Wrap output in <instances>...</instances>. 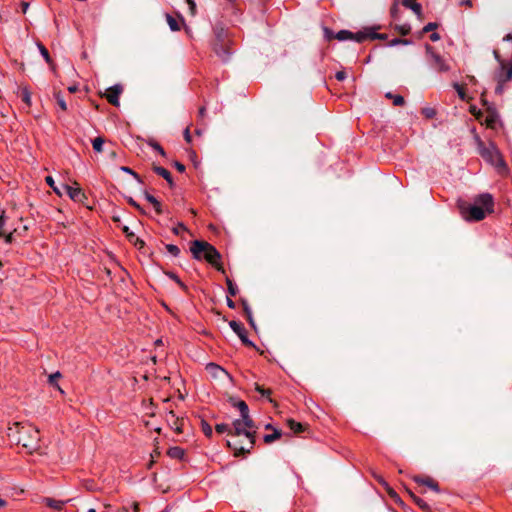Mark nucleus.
<instances>
[{
    "label": "nucleus",
    "instance_id": "f257e3e1",
    "mask_svg": "<svg viewBox=\"0 0 512 512\" xmlns=\"http://www.w3.org/2000/svg\"><path fill=\"white\" fill-rule=\"evenodd\" d=\"M461 216L468 222H478L494 211V198L490 193H481L474 199V203L459 200L457 202Z\"/></svg>",
    "mask_w": 512,
    "mask_h": 512
},
{
    "label": "nucleus",
    "instance_id": "f03ea898",
    "mask_svg": "<svg viewBox=\"0 0 512 512\" xmlns=\"http://www.w3.org/2000/svg\"><path fill=\"white\" fill-rule=\"evenodd\" d=\"M7 436L12 443L21 446L29 454H32L40 447V432L31 424L15 422L8 428Z\"/></svg>",
    "mask_w": 512,
    "mask_h": 512
},
{
    "label": "nucleus",
    "instance_id": "7ed1b4c3",
    "mask_svg": "<svg viewBox=\"0 0 512 512\" xmlns=\"http://www.w3.org/2000/svg\"><path fill=\"white\" fill-rule=\"evenodd\" d=\"M190 251L195 260H205L217 271L225 273V269L221 263V253L209 242L204 240H193L190 243Z\"/></svg>",
    "mask_w": 512,
    "mask_h": 512
},
{
    "label": "nucleus",
    "instance_id": "20e7f679",
    "mask_svg": "<svg viewBox=\"0 0 512 512\" xmlns=\"http://www.w3.org/2000/svg\"><path fill=\"white\" fill-rule=\"evenodd\" d=\"M474 139L477 144V150L479 155L489 164L494 166L499 173H505L508 171V166L501 154L500 150L495 143L490 142L488 146L481 140L480 136L476 133V128L472 129Z\"/></svg>",
    "mask_w": 512,
    "mask_h": 512
},
{
    "label": "nucleus",
    "instance_id": "39448f33",
    "mask_svg": "<svg viewBox=\"0 0 512 512\" xmlns=\"http://www.w3.org/2000/svg\"><path fill=\"white\" fill-rule=\"evenodd\" d=\"M213 34L212 49L223 62H227L232 53L229 47L228 29L222 23H216L213 27Z\"/></svg>",
    "mask_w": 512,
    "mask_h": 512
},
{
    "label": "nucleus",
    "instance_id": "423d86ee",
    "mask_svg": "<svg viewBox=\"0 0 512 512\" xmlns=\"http://www.w3.org/2000/svg\"><path fill=\"white\" fill-rule=\"evenodd\" d=\"M248 439L249 447L245 448L240 445L239 442H231L229 440L226 441V446L233 451L234 457L245 456L246 454H250L251 450L254 448L256 443V431L255 430H244L242 433Z\"/></svg>",
    "mask_w": 512,
    "mask_h": 512
},
{
    "label": "nucleus",
    "instance_id": "0eeeda50",
    "mask_svg": "<svg viewBox=\"0 0 512 512\" xmlns=\"http://www.w3.org/2000/svg\"><path fill=\"white\" fill-rule=\"evenodd\" d=\"M425 51L427 56H429L432 60V66L439 72H447L450 70V66L446 63L444 58L435 52L434 47L428 43L425 44Z\"/></svg>",
    "mask_w": 512,
    "mask_h": 512
},
{
    "label": "nucleus",
    "instance_id": "6e6552de",
    "mask_svg": "<svg viewBox=\"0 0 512 512\" xmlns=\"http://www.w3.org/2000/svg\"><path fill=\"white\" fill-rule=\"evenodd\" d=\"M229 326L237 334L244 346L254 348L255 350L259 351V348L255 345V343L248 338L247 330L241 322L232 320L229 322Z\"/></svg>",
    "mask_w": 512,
    "mask_h": 512
},
{
    "label": "nucleus",
    "instance_id": "1a4fd4ad",
    "mask_svg": "<svg viewBox=\"0 0 512 512\" xmlns=\"http://www.w3.org/2000/svg\"><path fill=\"white\" fill-rule=\"evenodd\" d=\"M486 113H487V116H486L484 122H482V121L480 122L481 124H485L487 128L493 129V130L496 129L497 124H500V126H503L496 106H489Z\"/></svg>",
    "mask_w": 512,
    "mask_h": 512
},
{
    "label": "nucleus",
    "instance_id": "9d476101",
    "mask_svg": "<svg viewBox=\"0 0 512 512\" xmlns=\"http://www.w3.org/2000/svg\"><path fill=\"white\" fill-rule=\"evenodd\" d=\"M123 92V86L121 84H115L109 87L104 93L106 100L113 106L119 107V98Z\"/></svg>",
    "mask_w": 512,
    "mask_h": 512
},
{
    "label": "nucleus",
    "instance_id": "9b49d317",
    "mask_svg": "<svg viewBox=\"0 0 512 512\" xmlns=\"http://www.w3.org/2000/svg\"><path fill=\"white\" fill-rule=\"evenodd\" d=\"M62 188L70 199L75 202L84 203L87 199L85 192L80 187H72L68 184H62Z\"/></svg>",
    "mask_w": 512,
    "mask_h": 512
},
{
    "label": "nucleus",
    "instance_id": "f8f14e48",
    "mask_svg": "<svg viewBox=\"0 0 512 512\" xmlns=\"http://www.w3.org/2000/svg\"><path fill=\"white\" fill-rule=\"evenodd\" d=\"M412 480L418 485H425L437 493L441 491L439 483L430 476L414 475Z\"/></svg>",
    "mask_w": 512,
    "mask_h": 512
},
{
    "label": "nucleus",
    "instance_id": "ddd939ff",
    "mask_svg": "<svg viewBox=\"0 0 512 512\" xmlns=\"http://www.w3.org/2000/svg\"><path fill=\"white\" fill-rule=\"evenodd\" d=\"M166 421L169 423L171 428L175 430L176 433L181 434L183 432L184 419L177 417L173 410L167 413Z\"/></svg>",
    "mask_w": 512,
    "mask_h": 512
},
{
    "label": "nucleus",
    "instance_id": "4468645a",
    "mask_svg": "<svg viewBox=\"0 0 512 512\" xmlns=\"http://www.w3.org/2000/svg\"><path fill=\"white\" fill-rule=\"evenodd\" d=\"M228 402L230 403V405L232 407L237 408L239 410L240 416L242 418L250 415L249 407L244 400H241V399H238L237 397L231 396V397H229Z\"/></svg>",
    "mask_w": 512,
    "mask_h": 512
},
{
    "label": "nucleus",
    "instance_id": "2eb2a0df",
    "mask_svg": "<svg viewBox=\"0 0 512 512\" xmlns=\"http://www.w3.org/2000/svg\"><path fill=\"white\" fill-rule=\"evenodd\" d=\"M152 171L155 174L163 177L167 181V183H168V185H169V187L171 189H173L175 187V183H174L173 177H172L170 171H168L166 168H164L162 166H159V165H156V164H153L152 165Z\"/></svg>",
    "mask_w": 512,
    "mask_h": 512
},
{
    "label": "nucleus",
    "instance_id": "dca6fc26",
    "mask_svg": "<svg viewBox=\"0 0 512 512\" xmlns=\"http://www.w3.org/2000/svg\"><path fill=\"white\" fill-rule=\"evenodd\" d=\"M406 492L411 497L413 502L423 511V512H432V508L430 505L425 502L422 498L416 496L409 488L405 487Z\"/></svg>",
    "mask_w": 512,
    "mask_h": 512
},
{
    "label": "nucleus",
    "instance_id": "f3484780",
    "mask_svg": "<svg viewBox=\"0 0 512 512\" xmlns=\"http://www.w3.org/2000/svg\"><path fill=\"white\" fill-rule=\"evenodd\" d=\"M370 31L371 30H369V26H367L358 32H352V37L350 40H353L357 43H363L366 40H370Z\"/></svg>",
    "mask_w": 512,
    "mask_h": 512
},
{
    "label": "nucleus",
    "instance_id": "a211bd4d",
    "mask_svg": "<svg viewBox=\"0 0 512 512\" xmlns=\"http://www.w3.org/2000/svg\"><path fill=\"white\" fill-rule=\"evenodd\" d=\"M36 45L39 49L40 54L44 58L45 62L50 66V68L53 71H55L56 65H55L53 59L51 58L48 49L43 45L42 42H37Z\"/></svg>",
    "mask_w": 512,
    "mask_h": 512
},
{
    "label": "nucleus",
    "instance_id": "6ab92c4d",
    "mask_svg": "<svg viewBox=\"0 0 512 512\" xmlns=\"http://www.w3.org/2000/svg\"><path fill=\"white\" fill-rule=\"evenodd\" d=\"M143 194H144L145 199L150 204L153 205V208H154L155 212L158 215L163 214V208H162L161 202L156 197H154L152 194H150L147 190H145Z\"/></svg>",
    "mask_w": 512,
    "mask_h": 512
},
{
    "label": "nucleus",
    "instance_id": "aec40b11",
    "mask_svg": "<svg viewBox=\"0 0 512 512\" xmlns=\"http://www.w3.org/2000/svg\"><path fill=\"white\" fill-rule=\"evenodd\" d=\"M43 503L51 509L61 511L64 508L67 501L56 500L54 498L46 497L43 499Z\"/></svg>",
    "mask_w": 512,
    "mask_h": 512
},
{
    "label": "nucleus",
    "instance_id": "412c9836",
    "mask_svg": "<svg viewBox=\"0 0 512 512\" xmlns=\"http://www.w3.org/2000/svg\"><path fill=\"white\" fill-rule=\"evenodd\" d=\"M401 4L408 9H411L419 18L422 17V5L413 0H402Z\"/></svg>",
    "mask_w": 512,
    "mask_h": 512
},
{
    "label": "nucleus",
    "instance_id": "4be33fe9",
    "mask_svg": "<svg viewBox=\"0 0 512 512\" xmlns=\"http://www.w3.org/2000/svg\"><path fill=\"white\" fill-rule=\"evenodd\" d=\"M497 79L505 83L512 79V58L509 63H506L505 69L501 68L500 73L497 75Z\"/></svg>",
    "mask_w": 512,
    "mask_h": 512
},
{
    "label": "nucleus",
    "instance_id": "5701e85b",
    "mask_svg": "<svg viewBox=\"0 0 512 512\" xmlns=\"http://www.w3.org/2000/svg\"><path fill=\"white\" fill-rule=\"evenodd\" d=\"M244 430V419L242 417L240 419H235L232 422L231 436H242Z\"/></svg>",
    "mask_w": 512,
    "mask_h": 512
},
{
    "label": "nucleus",
    "instance_id": "b1692460",
    "mask_svg": "<svg viewBox=\"0 0 512 512\" xmlns=\"http://www.w3.org/2000/svg\"><path fill=\"white\" fill-rule=\"evenodd\" d=\"M287 426L292 430L295 434H300L307 430L308 425L303 424L301 422H297L294 419L287 420Z\"/></svg>",
    "mask_w": 512,
    "mask_h": 512
},
{
    "label": "nucleus",
    "instance_id": "393cba45",
    "mask_svg": "<svg viewBox=\"0 0 512 512\" xmlns=\"http://www.w3.org/2000/svg\"><path fill=\"white\" fill-rule=\"evenodd\" d=\"M167 455L172 459L183 460L185 456V450L179 446H173L167 450Z\"/></svg>",
    "mask_w": 512,
    "mask_h": 512
},
{
    "label": "nucleus",
    "instance_id": "a878e982",
    "mask_svg": "<svg viewBox=\"0 0 512 512\" xmlns=\"http://www.w3.org/2000/svg\"><path fill=\"white\" fill-rule=\"evenodd\" d=\"M255 390L261 395V397L267 399L270 403H274L276 406V403L271 398L272 390L270 388H264L262 385L255 383Z\"/></svg>",
    "mask_w": 512,
    "mask_h": 512
},
{
    "label": "nucleus",
    "instance_id": "bb28decb",
    "mask_svg": "<svg viewBox=\"0 0 512 512\" xmlns=\"http://www.w3.org/2000/svg\"><path fill=\"white\" fill-rule=\"evenodd\" d=\"M166 276L173 280L185 293H188V286L179 278V276L173 271H165Z\"/></svg>",
    "mask_w": 512,
    "mask_h": 512
},
{
    "label": "nucleus",
    "instance_id": "cd10ccee",
    "mask_svg": "<svg viewBox=\"0 0 512 512\" xmlns=\"http://www.w3.org/2000/svg\"><path fill=\"white\" fill-rule=\"evenodd\" d=\"M53 97L58 105V107L63 111L66 112L68 110L67 103L65 101V98L61 91L54 90Z\"/></svg>",
    "mask_w": 512,
    "mask_h": 512
},
{
    "label": "nucleus",
    "instance_id": "c85d7f7f",
    "mask_svg": "<svg viewBox=\"0 0 512 512\" xmlns=\"http://www.w3.org/2000/svg\"><path fill=\"white\" fill-rule=\"evenodd\" d=\"M199 418H200V426H201V430H202L203 434L208 439H211L213 437V430H212L211 425L206 421L205 418H203L201 416H199Z\"/></svg>",
    "mask_w": 512,
    "mask_h": 512
},
{
    "label": "nucleus",
    "instance_id": "c756f323",
    "mask_svg": "<svg viewBox=\"0 0 512 512\" xmlns=\"http://www.w3.org/2000/svg\"><path fill=\"white\" fill-rule=\"evenodd\" d=\"M380 29V26H369L370 31V40H387L388 35L385 33H377V30Z\"/></svg>",
    "mask_w": 512,
    "mask_h": 512
},
{
    "label": "nucleus",
    "instance_id": "7c9ffc66",
    "mask_svg": "<svg viewBox=\"0 0 512 512\" xmlns=\"http://www.w3.org/2000/svg\"><path fill=\"white\" fill-rule=\"evenodd\" d=\"M206 369L214 376L218 377L220 373L227 374V371L223 369L221 366L215 363H209L206 366Z\"/></svg>",
    "mask_w": 512,
    "mask_h": 512
},
{
    "label": "nucleus",
    "instance_id": "2f4dec72",
    "mask_svg": "<svg viewBox=\"0 0 512 512\" xmlns=\"http://www.w3.org/2000/svg\"><path fill=\"white\" fill-rule=\"evenodd\" d=\"M281 436H282L281 430L273 429V433L264 435L263 440L266 444H271L272 442L280 439Z\"/></svg>",
    "mask_w": 512,
    "mask_h": 512
},
{
    "label": "nucleus",
    "instance_id": "473e14b6",
    "mask_svg": "<svg viewBox=\"0 0 512 512\" xmlns=\"http://www.w3.org/2000/svg\"><path fill=\"white\" fill-rule=\"evenodd\" d=\"M385 97L388 99H392L394 106H403L405 104V99L401 95H394L391 92H387Z\"/></svg>",
    "mask_w": 512,
    "mask_h": 512
},
{
    "label": "nucleus",
    "instance_id": "72a5a7b5",
    "mask_svg": "<svg viewBox=\"0 0 512 512\" xmlns=\"http://www.w3.org/2000/svg\"><path fill=\"white\" fill-rule=\"evenodd\" d=\"M453 88L456 90V92L461 100H463V101L469 100L467 93H466V89L463 85L455 82V83H453Z\"/></svg>",
    "mask_w": 512,
    "mask_h": 512
},
{
    "label": "nucleus",
    "instance_id": "f704fd0d",
    "mask_svg": "<svg viewBox=\"0 0 512 512\" xmlns=\"http://www.w3.org/2000/svg\"><path fill=\"white\" fill-rule=\"evenodd\" d=\"M387 494L389 495V497L396 503V504H399V505H403L404 502L402 501V499L400 498L399 494L391 487V486H388V488L384 489Z\"/></svg>",
    "mask_w": 512,
    "mask_h": 512
},
{
    "label": "nucleus",
    "instance_id": "c9c22d12",
    "mask_svg": "<svg viewBox=\"0 0 512 512\" xmlns=\"http://www.w3.org/2000/svg\"><path fill=\"white\" fill-rule=\"evenodd\" d=\"M62 377V374L57 371L53 374H51L48 378V383L52 386V387H55L57 388L59 391H61L63 393V391L61 390V388L59 387L58 385V380Z\"/></svg>",
    "mask_w": 512,
    "mask_h": 512
},
{
    "label": "nucleus",
    "instance_id": "e433bc0d",
    "mask_svg": "<svg viewBox=\"0 0 512 512\" xmlns=\"http://www.w3.org/2000/svg\"><path fill=\"white\" fill-rule=\"evenodd\" d=\"M105 143L104 137H96L94 140H92V146L95 152L101 153L103 151V145Z\"/></svg>",
    "mask_w": 512,
    "mask_h": 512
},
{
    "label": "nucleus",
    "instance_id": "4c0bfd02",
    "mask_svg": "<svg viewBox=\"0 0 512 512\" xmlns=\"http://www.w3.org/2000/svg\"><path fill=\"white\" fill-rule=\"evenodd\" d=\"M226 285H227V292L229 296L234 297L238 293V287L237 285L230 279L226 278Z\"/></svg>",
    "mask_w": 512,
    "mask_h": 512
},
{
    "label": "nucleus",
    "instance_id": "58836bf2",
    "mask_svg": "<svg viewBox=\"0 0 512 512\" xmlns=\"http://www.w3.org/2000/svg\"><path fill=\"white\" fill-rule=\"evenodd\" d=\"M21 100L28 106H31V92L28 87L21 88Z\"/></svg>",
    "mask_w": 512,
    "mask_h": 512
},
{
    "label": "nucleus",
    "instance_id": "ea45409f",
    "mask_svg": "<svg viewBox=\"0 0 512 512\" xmlns=\"http://www.w3.org/2000/svg\"><path fill=\"white\" fill-rule=\"evenodd\" d=\"M167 23L172 31H179L180 24L179 22L170 14H166Z\"/></svg>",
    "mask_w": 512,
    "mask_h": 512
},
{
    "label": "nucleus",
    "instance_id": "a19ab883",
    "mask_svg": "<svg viewBox=\"0 0 512 512\" xmlns=\"http://www.w3.org/2000/svg\"><path fill=\"white\" fill-rule=\"evenodd\" d=\"M120 170L132 175L138 183H141V184L143 183L141 176L137 172H135L132 168H130L128 166H121Z\"/></svg>",
    "mask_w": 512,
    "mask_h": 512
},
{
    "label": "nucleus",
    "instance_id": "79ce46f5",
    "mask_svg": "<svg viewBox=\"0 0 512 512\" xmlns=\"http://www.w3.org/2000/svg\"><path fill=\"white\" fill-rule=\"evenodd\" d=\"M335 36H336V39L339 41L350 40V38L352 37V31L340 30V31L336 32Z\"/></svg>",
    "mask_w": 512,
    "mask_h": 512
},
{
    "label": "nucleus",
    "instance_id": "37998d69",
    "mask_svg": "<svg viewBox=\"0 0 512 512\" xmlns=\"http://www.w3.org/2000/svg\"><path fill=\"white\" fill-rule=\"evenodd\" d=\"M215 431L218 434L227 433L231 436V427L229 424L226 423H220L215 425Z\"/></svg>",
    "mask_w": 512,
    "mask_h": 512
},
{
    "label": "nucleus",
    "instance_id": "c03bdc74",
    "mask_svg": "<svg viewBox=\"0 0 512 512\" xmlns=\"http://www.w3.org/2000/svg\"><path fill=\"white\" fill-rule=\"evenodd\" d=\"M439 27V24L437 22H429L427 23L421 30V32L419 33V37H421L423 34L425 33H428V32H433L434 30H436L437 28Z\"/></svg>",
    "mask_w": 512,
    "mask_h": 512
},
{
    "label": "nucleus",
    "instance_id": "a18cd8bd",
    "mask_svg": "<svg viewBox=\"0 0 512 512\" xmlns=\"http://www.w3.org/2000/svg\"><path fill=\"white\" fill-rule=\"evenodd\" d=\"M394 29L402 36H407L411 32L409 24L395 25Z\"/></svg>",
    "mask_w": 512,
    "mask_h": 512
},
{
    "label": "nucleus",
    "instance_id": "49530a36",
    "mask_svg": "<svg viewBox=\"0 0 512 512\" xmlns=\"http://www.w3.org/2000/svg\"><path fill=\"white\" fill-rule=\"evenodd\" d=\"M125 200L127 201V203L130 206H132L135 209H137L141 214H143V215L146 214L145 210L141 207V205L138 202H136L131 196H126Z\"/></svg>",
    "mask_w": 512,
    "mask_h": 512
},
{
    "label": "nucleus",
    "instance_id": "de8ad7c7",
    "mask_svg": "<svg viewBox=\"0 0 512 512\" xmlns=\"http://www.w3.org/2000/svg\"><path fill=\"white\" fill-rule=\"evenodd\" d=\"M421 114L426 118V119H433L437 112L434 108H431V107H425V108H422L421 110Z\"/></svg>",
    "mask_w": 512,
    "mask_h": 512
},
{
    "label": "nucleus",
    "instance_id": "09e8293b",
    "mask_svg": "<svg viewBox=\"0 0 512 512\" xmlns=\"http://www.w3.org/2000/svg\"><path fill=\"white\" fill-rule=\"evenodd\" d=\"M14 235H16L14 230L8 234H6L3 230H0V238H4V242L6 244H11L14 241Z\"/></svg>",
    "mask_w": 512,
    "mask_h": 512
},
{
    "label": "nucleus",
    "instance_id": "8fccbe9b",
    "mask_svg": "<svg viewBox=\"0 0 512 512\" xmlns=\"http://www.w3.org/2000/svg\"><path fill=\"white\" fill-rule=\"evenodd\" d=\"M469 112L476 118V120L481 122L482 117H483V112L479 108H477L475 105H471L469 107Z\"/></svg>",
    "mask_w": 512,
    "mask_h": 512
},
{
    "label": "nucleus",
    "instance_id": "3c124183",
    "mask_svg": "<svg viewBox=\"0 0 512 512\" xmlns=\"http://www.w3.org/2000/svg\"><path fill=\"white\" fill-rule=\"evenodd\" d=\"M45 180H46V183L48 184V186H49L50 188H52V189H53V191H54L57 195H59V196H61V195H62V191H61V190H60V189L55 185V181H54V179L52 178V176H47Z\"/></svg>",
    "mask_w": 512,
    "mask_h": 512
},
{
    "label": "nucleus",
    "instance_id": "603ef678",
    "mask_svg": "<svg viewBox=\"0 0 512 512\" xmlns=\"http://www.w3.org/2000/svg\"><path fill=\"white\" fill-rule=\"evenodd\" d=\"M244 419V428L247 430H254L256 428V424L250 415L243 418Z\"/></svg>",
    "mask_w": 512,
    "mask_h": 512
},
{
    "label": "nucleus",
    "instance_id": "864d4df0",
    "mask_svg": "<svg viewBox=\"0 0 512 512\" xmlns=\"http://www.w3.org/2000/svg\"><path fill=\"white\" fill-rule=\"evenodd\" d=\"M324 38L327 41L336 39L335 32L329 27H323Z\"/></svg>",
    "mask_w": 512,
    "mask_h": 512
},
{
    "label": "nucleus",
    "instance_id": "5fc2aeb1",
    "mask_svg": "<svg viewBox=\"0 0 512 512\" xmlns=\"http://www.w3.org/2000/svg\"><path fill=\"white\" fill-rule=\"evenodd\" d=\"M121 229L130 243L137 237L128 226L124 225Z\"/></svg>",
    "mask_w": 512,
    "mask_h": 512
},
{
    "label": "nucleus",
    "instance_id": "6e6d98bb",
    "mask_svg": "<svg viewBox=\"0 0 512 512\" xmlns=\"http://www.w3.org/2000/svg\"><path fill=\"white\" fill-rule=\"evenodd\" d=\"M166 249L174 257H178L180 255V249L177 245L167 244Z\"/></svg>",
    "mask_w": 512,
    "mask_h": 512
},
{
    "label": "nucleus",
    "instance_id": "4d7b16f0",
    "mask_svg": "<svg viewBox=\"0 0 512 512\" xmlns=\"http://www.w3.org/2000/svg\"><path fill=\"white\" fill-rule=\"evenodd\" d=\"M149 145L155 150L157 151L161 156L165 157L166 156V152L165 150L163 149V147L156 141H151L149 143Z\"/></svg>",
    "mask_w": 512,
    "mask_h": 512
},
{
    "label": "nucleus",
    "instance_id": "13d9d810",
    "mask_svg": "<svg viewBox=\"0 0 512 512\" xmlns=\"http://www.w3.org/2000/svg\"><path fill=\"white\" fill-rule=\"evenodd\" d=\"M28 230H29V226L28 225H23L22 227L14 228V232L19 237L25 236Z\"/></svg>",
    "mask_w": 512,
    "mask_h": 512
},
{
    "label": "nucleus",
    "instance_id": "bf43d9fd",
    "mask_svg": "<svg viewBox=\"0 0 512 512\" xmlns=\"http://www.w3.org/2000/svg\"><path fill=\"white\" fill-rule=\"evenodd\" d=\"M399 7L398 2H394L393 5L390 8V15L393 19H398L399 16Z\"/></svg>",
    "mask_w": 512,
    "mask_h": 512
},
{
    "label": "nucleus",
    "instance_id": "052dcab7",
    "mask_svg": "<svg viewBox=\"0 0 512 512\" xmlns=\"http://www.w3.org/2000/svg\"><path fill=\"white\" fill-rule=\"evenodd\" d=\"M131 244L134 245L140 251L145 247V242L139 237H136L134 241L131 242Z\"/></svg>",
    "mask_w": 512,
    "mask_h": 512
},
{
    "label": "nucleus",
    "instance_id": "680f3d73",
    "mask_svg": "<svg viewBox=\"0 0 512 512\" xmlns=\"http://www.w3.org/2000/svg\"><path fill=\"white\" fill-rule=\"evenodd\" d=\"M374 479L384 488H388L389 483L381 476V475H377V474H374Z\"/></svg>",
    "mask_w": 512,
    "mask_h": 512
},
{
    "label": "nucleus",
    "instance_id": "e2e57ef3",
    "mask_svg": "<svg viewBox=\"0 0 512 512\" xmlns=\"http://www.w3.org/2000/svg\"><path fill=\"white\" fill-rule=\"evenodd\" d=\"M180 230L187 231V227L182 222H179L176 227H173L172 232L174 235H179Z\"/></svg>",
    "mask_w": 512,
    "mask_h": 512
},
{
    "label": "nucleus",
    "instance_id": "0e129e2a",
    "mask_svg": "<svg viewBox=\"0 0 512 512\" xmlns=\"http://www.w3.org/2000/svg\"><path fill=\"white\" fill-rule=\"evenodd\" d=\"M480 101H481L482 106H484V107H485V110H486V111H487V109H488V107H489V106H495V104H494V103L489 102V101L485 98V93H482V94H481Z\"/></svg>",
    "mask_w": 512,
    "mask_h": 512
},
{
    "label": "nucleus",
    "instance_id": "69168bd1",
    "mask_svg": "<svg viewBox=\"0 0 512 512\" xmlns=\"http://www.w3.org/2000/svg\"><path fill=\"white\" fill-rule=\"evenodd\" d=\"M493 54H494L495 59L500 63V65H501L502 69H505V67H506V62H505L504 60H502V58H501V56H500V54H499L498 50H494V51H493Z\"/></svg>",
    "mask_w": 512,
    "mask_h": 512
},
{
    "label": "nucleus",
    "instance_id": "338daca9",
    "mask_svg": "<svg viewBox=\"0 0 512 512\" xmlns=\"http://www.w3.org/2000/svg\"><path fill=\"white\" fill-rule=\"evenodd\" d=\"M505 82H501V80L497 79V86L495 87L496 94H502L504 90Z\"/></svg>",
    "mask_w": 512,
    "mask_h": 512
},
{
    "label": "nucleus",
    "instance_id": "774afa93",
    "mask_svg": "<svg viewBox=\"0 0 512 512\" xmlns=\"http://www.w3.org/2000/svg\"><path fill=\"white\" fill-rule=\"evenodd\" d=\"M173 165L176 168V170L180 173H183L186 170L185 165L179 161H174Z\"/></svg>",
    "mask_w": 512,
    "mask_h": 512
}]
</instances>
